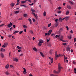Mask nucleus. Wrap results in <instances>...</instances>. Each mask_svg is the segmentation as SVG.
<instances>
[{
	"mask_svg": "<svg viewBox=\"0 0 76 76\" xmlns=\"http://www.w3.org/2000/svg\"><path fill=\"white\" fill-rule=\"evenodd\" d=\"M23 70L24 71H23V73H24V74H25L26 73V69L25 68H23Z\"/></svg>",
	"mask_w": 76,
	"mask_h": 76,
	"instance_id": "nucleus-15",
	"label": "nucleus"
},
{
	"mask_svg": "<svg viewBox=\"0 0 76 76\" xmlns=\"http://www.w3.org/2000/svg\"><path fill=\"white\" fill-rule=\"evenodd\" d=\"M22 6L23 7H25V8H28V6L25 5H22Z\"/></svg>",
	"mask_w": 76,
	"mask_h": 76,
	"instance_id": "nucleus-19",
	"label": "nucleus"
},
{
	"mask_svg": "<svg viewBox=\"0 0 76 76\" xmlns=\"http://www.w3.org/2000/svg\"><path fill=\"white\" fill-rule=\"evenodd\" d=\"M57 55V51H56L55 53V55Z\"/></svg>",
	"mask_w": 76,
	"mask_h": 76,
	"instance_id": "nucleus-46",
	"label": "nucleus"
},
{
	"mask_svg": "<svg viewBox=\"0 0 76 76\" xmlns=\"http://www.w3.org/2000/svg\"><path fill=\"white\" fill-rule=\"evenodd\" d=\"M1 57H2V58H3L4 57V55L2 53H1L0 54Z\"/></svg>",
	"mask_w": 76,
	"mask_h": 76,
	"instance_id": "nucleus-12",
	"label": "nucleus"
},
{
	"mask_svg": "<svg viewBox=\"0 0 76 76\" xmlns=\"http://www.w3.org/2000/svg\"><path fill=\"white\" fill-rule=\"evenodd\" d=\"M48 46L49 47H51V44L50 43L48 44Z\"/></svg>",
	"mask_w": 76,
	"mask_h": 76,
	"instance_id": "nucleus-29",
	"label": "nucleus"
},
{
	"mask_svg": "<svg viewBox=\"0 0 76 76\" xmlns=\"http://www.w3.org/2000/svg\"><path fill=\"white\" fill-rule=\"evenodd\" d=\"M40 54L41 55V56L42 57H45V56H44V54H43L42 53L40 52Z\"/></svg>",
	"mask_w": 76,
	"mask_h": 76,
	"instance_id": "nucleus-10",
	"label": "nucleus"
},
{
	"mask_svg": "<svg viewBox=\"0 0 76 76\" xmlns=\"http://www.w3.org/2000/svg\"><path fill=\"white\" fill-rule=\"evenodd\" d=\"M68 38L69 39H71L72 38V36H71V35H70L69 36H68Z\"/></svg>",
	"mask_w": 76,
	"mask_h": 76,
	"instance_id": "nucleus-42",
	"label": "nucleus"
},
{
	"mask_svg": "<svg viewBox=\"0 0 76 76\" xmlns=\"http://www.w3.org/2000/svg\"><path fill=\"white\" fill-rule=\"evenodd\" d=\"M18 32H19V31H15L14 33H13V34H15L17 33H18Z\"/></svg>",
	"mask_w": 76,
	"mask_h": 76,
	"instance_id": "nucleus-21",
	"label": "nucleus"
},
{
	"mask_svg": "<svg viewBox=\"0 0 76 76\" xmlns=\"http://www.w3.org/2000/svg\"><path fill=\"white\" fill-rule=\"evenodd\" d=\"M5 68L6 69H8L9 68V65L7 64L6 66H5Z\"/></svg>",
	"mask_w": 76,
	"mask_h": 76,
	"instance_id": "nucleus-25",
	"label": "nucleus"
},
{
	"mask_svg": "<svg viewBox=\"0 0 76 76\" xmlns=\"http://www.w3.org/2000/svg\"><path fill=\"white\" fill-rule=\"evenodd\" d=\"M7 45H8L7 43H5L4 45H3L2 47H4V48H5V47H6L7 46Z\"/></svg>",
	"mask_w": 76,
	"mask_h": 76,
	"instance_id": "nucleus-4",
	"label": "nucleus"
},
{
	"mask_svg": "<svg viewBox=\"0 0 76 76\" xmlns=\"http://www.w3.org/2000/svg\"><path fill=\"white\" fill-rule=\"evenodd\" d=\"M55 57V60H57V58H58V57Z\"/></svg>",
	"mask_w": 76,
	"mask_h": 76,
	"instance_id": "nucleus-49",
	"label": "nucleus"
},
{
	"mask_svg": "<svg viewBox=\"0 0 76 76\" xmlns=\"http://www.w3.org/2000/svg\"><path fill=\"white\" fill-rule=\"evenodd\" d=\"M66 44H66V43H63L62 44V45H66Z\"/></svg>",
	"mask_w": 76,
	"mask_h": 76,
	"instance_id": "nucleus-44",
	"label": "nucleus"
},
{
	"mask_svg": "<svg viewBox=\"0 0 76 76\" xmlns=\"http://www.w3.org/2000/svg\"><path fill=\"white\" fill-rule=\"evenodd\" d=\"M26 3V1H21V4H24V3Z\"/></svg>",
	"mask_w": 76,
	"mask_h": 76,
	"instance_id": "nucleus-17",
	"label": "nucleus"
},
{
	"mask_svg": "<svg viewBox=\"0 0 76 76\" xmlns=\"http://www.w3.org/2000/svg\"><path fill=\"white\" fill-rule=\"evenodd\" d=\"M27 15L26 14H24L23 16H24V17H27Z\"/></svg>",
	"mask_w": 76,
	"mask_h": 76,
	"instance_id": "nucleus-33",
	"label": "nucleus"
},
{
	"mask_svg": "<svg viewBox=\"0 0 76 76\" xmlns=\"http://www.w3.org/2000/svg\"><path fill=\"white\" fill-rule=\"evenodd\" d=\"M17 48L18 49H21V47H20L19 46H17Z\"/></svg>",
	"mask_w": 76,
	"mask_h": 76,
	"instance_id": "nucleus-36",
	"label": "nucleus"
},
{
	"mask_svg": "<svg viewBox=\"0 0 76 76\" xmlns=\"http://www.w3.org/2000/svg\"><path fill=\"white\" fill-rule=\"evenodd\" d=\"M19 11H16L15 12V14H17V13H19Z\"/></svg>",
	"mask_w": 76,
	"mask_h": 76,
	"instance_id": "nucleus-26",
	"label": "nucleus"
},
{
	"mask_svg": "<svg viewBox=\"0 0 76 76\" xmlns=\"http://www.w3.org/2000/svg\"><path fill=\"white\" fill-rule=\"evenodd\" d=\"M58 13H61V12L60 11H58Z\"/></svg>",
	"mask_w": 76,
	"mask_h": 76,
	"instance_id": "nucleus-52",
	"label": "nucleus"
},
{
	"mask_svg": "<svg viewBox=\"0 0 76 76\" xmlns=\"http://www.w3.org/2000/svg\"><path fill=\"white\" fill-rule=\"evenodd\" d=\"M4 24H1V25H0V27H2L3 26H4Z\"/></svg>",
	"mask_w": 76,
	"mask_h": 76,
	"instance_id": "nucleus-38",
	"label": "nucleus"
},
{
	"mask_svg": "<svg viewBox=\"0 0 76 76\" xmlns=\"http://www.w3.org/2000/svg\"><path fill=\"white\" fill-rule=\"evenodd\" d=\"M10 25L11 26H12V25H13L12 23H11V22H10Z\"/></svg>",
	"mask_w": 76,
	"mask_h": 76,
	"instance_id": "nucleus-48",
	"label": "nucleus"
},
{
	"mask_svg": "<svg viewBox=\"0 0 76 76\" xmlns=\"http://www.w3.org/2000/svg\"><path fill=\"white\" fill-rule=\"evenodd\" d=\"M33 50L34 51H37V48H36L35 47H34L33 48Z\"/></svg>",
	"mask_w": 76,
	"mask_h": 76,
	"instance_id": "nucleus-18",
	"label": "nucleus"
},
{
	"mask_svg": "<svg viewBox=\"0 0 76 76\" xmlns=\"http://www.w3.org/2000/svg\"><path fill=\"white\" fill-rule=\"evenodd\" d=\"M55 22H57L58 21V19H56L55 20Z\"/></svg>",
	"mask_w": 76,
	"mask_h": 76,
	"instance_id": "nucleus-58",
	"label": "nucleus"
},
{
	"mask_svg": "<svg viewBox=\"0 0 76 76\" xmlns=\"http://www.w3.org/2000/svg\"><path fill=\"white\" fill-rule=\"evenodd\" d=\"M50 76H58L57 75H54V74H51Z\"/></svg>",
	"mask_w": 76,
	"mask_h": 76,
	"instance_id": "nucleus-27",
	"label": "nucleus"
},
{
	"mask_svg": "<svg viewBox=\"0 0 76 76\" xmlns=\"http://www.w3.org/2000/svg\"><path fill=\"white\" fill-rule=\"evenodd\" d=\"M36 1H37V0H34V2L35 3H36Z\"/></svg>",
	"mask_w": 76,
	"mask_h": 76,
	"instance_id": "nucleus-55",
	"label": "nucleus"
},
{
	"mask_svg": "<svg viewBox=\"0 0 76 76\" xmlns=\"http://www.w3.org/2000/svg\"><path fill=\"white\" fill-rule=\"evenodd\" d=\"M7 27H8V28H10L11 27V26L10 25V23H9L8 24V25H7Z\"/></svg>",
	"mask_w": 76,
	"mask_h": 76,
	"instance_id": "nucleus-22",
	"label": "nucleus"
},
{
	"mask_svg": "<svg viewBox=\"0 0 76 76\" xmlns=\"http://www.w3.org/2000/svg\"><path fill=\"white\" fill-rule=\"evenodd\" d=\"M1 51H5V49H3V48H1Z\"/></svg>",
	"mask_w": 76,
	"mask_h": 76,
	"instance_id": "nucleus-16",
	"label": "nucleus"
},
{
	"mask_svg": "<svg viewBox=\"0 0 76 76\" xmlns=\"http://www.w3.org/2000/svg\"><path fill=\"white\" fill-rule=\"evenodd\" d=\"M15 6V3H12L11 4V6L12 7H13V6Z\"/></svg>",
	"mask_w": 76,
	"mask_h": 76,
	"instance_id": "nucleus-14",
	"label": "nucleus"
},
{
	"mask_svg": "<svg viewBox=\"0 0 76 76\" xmlns=\"http://www.w3.org/2000/svg\"><path fill=\"white\" fill-rule=\"evenodd\" d=\"M31 10L32 12H35V10L32 9V8L31 9Z\"/></svg>",
	"mask_w": 76,
	"mask_h": 76,
	"instance_id": "nucleus-24",
	"label": "nucleus"
},
{
	"mask_svg": "<svg viewBox=\"0 0 76 76\" xmlns=\"http://www.w3.org/2000/svg\"><path fill=\"white\" fill-rule=\"evenodd\" d=\"M28 20L30 22V24H32V20L31 19H28Z\"/></svg>",
	"mask_w": 76,
	"mask_h": 76,
	"instance_id": "nucleus-23",
	"label": "nucleus"
},
{
	"mask_svg": "<svg viewBox=\"0 0 76 76\" xmlns=\"http://www.w3.org/2000/svg\"><path fill=\"white\" fill-rule=\"evenodd\" d=\"M23 32V31H20L19 32V34H22V33Z\"/></svg>",
	"mask_w": 76,
	"mask_h": 76,
	"instance_id": "nucleus-47",
	"label": "nucleus"
},
{
	"mask_svg": "<svg viewBox=\"0 0 76 76\" xmlns=\"http://www.w3.org/2000/svg\"><path fill=\"white\" fill-rule=\"evenodd\" d=\"M23 28H27V26H26L25 25H23Z\"/></svg>",
	"mask_w": 76,
	"mask_h": 76,
	"instance_id": "nucleus-31",
	"label": "nucleus"
},
{
	"mask_svg": "<svg viewBox=\"0 0 76 76\" xmlns=\"http://www.w3.org/2000/svg\"><path fill=\"white\" fill-rule=\"evenodd\" d=\"M5 73L6 75H9V72H7V71H6L5 72Z\"/></svg>",
	"mask_w": 76,
	"mask_h": 76,
	"instance_id": "nucleus-35",
	"label": "nucleus"
},
{
	"mask_svg": "<svg viewBox=\"0 0 76 76\" xmlns=\"http://www.w3.org/2000/svg\"><path fill=\"white\" fill-rule=\"evenodd\" d=\"M32 5H34V4L32 3L31 4H29V6H32Z\"/></svg>",
	"mask_w": 76,
	"mask_h": 76,
	"instance_id": "nucleus-43",
	"label": "nucleus"
},
{
	"mask_svg": "<svg viewBox=\"0 0 76 76\" xmlns=\"http://www.w3.org/2000/svg\"><path fill=\"white\" fill-rule=\"evenodd\" d=\"M58 21H59L60 22H61L63 21V20H62V19H59Z\"/></svg>",
	"mask_w": 76,
	"mask_h": 76,
	"instance_id": "nucleus-34",
	"label": "nucleus"
},
{
	"mask_svg": "<svg viewBox=\"0 0 76 76\" xmlns=\"http://www.w3.org/2000/svg\"><path fill=\"white\" fill-rule=\"evenodd\" d=\"M51 25V23H50V24H49L48 26V27H49Z\"/></svg>",
	"mask_w": 76,
	"mask_h": 76,
	"instance_id": "nucleus-37",
	"label": "nucleus"
},
{
	"mask_svg": "<svg viewBox=\"0 0 76 76\" xmlns=\"http://www.w3.org/2000/svg\"><path fill=\"white\" fill-rule=\"evenodd\" d=\"M70 19V17H69V16H67L65 18H58V19Z\"/></svg>",
	"mask_w": 76,
	"mask_h": 76,
	"instance_id": "nucleus-3",
	"label": "nucleus"
},
{
	"mask_svg": "<svg viewBox=\"0 0 76 76\" xmlns=\"http://www.w3.org/2000/svg\"><path fill=\"white\" fill-rule=\"evenodd\" d=\"M58 37H59L58 38L59 39H60V41H61V39H63V37L62 36L60 37V35H56V38H58Z\"/></svg>",
	"mask_w": 76,
	"mask_h": 76,
	"instance_id": "nucleus-2",
	"label": "nucleus"
},
{
	"mask_svg": "<svg viewBox=\"0 0 76 76\" xmlns=\"http://www.w3.org/2000/svg\"><path fill=\"white\" fill-rule=\"evenodd\" d=\"M24 31L25 32H26V29H24Z\"/></svg>",
	"mask_w": 76,
	"mask_h": 76,
	"instance_id": "nucleus-59",
	"label": "nucleus"
},
{
	"mask_svg": "<svg viewBox=\"0 0 76 76\" xmlns=\"http://www.w3.org/2000/svg\"><path fill=\"white\" fill-rule=\"evenodd\" d=\"M1 39H3V37H2L1 36Z\"/></svg>",
	"mask_w": 76,
	"mask_h": 76,
	"instance_id": "nucleus-63",
	"label": "nucleus"
},
{
	"mask_svg": "<svg viewBox=\"0 0 76 76\" xmlns=\"http://www.w3.org/2000/svg\"><path fill=\"white\" fill-rule=\"evenodd\" d=\"M63 68L61 67V65L60 63H59L58 64V71H56L55 70L53 71V73H56V74H58L60 73V71H61V69H62Z\"/></svg>",
	"mask_w": 76,
	"mask_h": 76,
	"instance_id": "nucleus-1",
	"label": "nucleus"
},
{
	"mask_svg": "<svg viewBox=\"0 0 76 76\" xmlns=\"http://www.w3.org/2000/svg\"><path fill=\"white\" fill-rule=\"evenodd\" d=\"M61 41L64 42H66V41L63 40V39H61Z\"/></svg>",
	"mask_w": 76,
	"mask_h": 76,
	"instance_id": "nucleus-30",
	"label": "nucleus"
},
{
	"mask_svg": "<svg viewBox=\"0 0 76 76\" xmlns=\"http://www.w3.org/2000/svg\"><path fill=\"white\" fill-rule=\"evenodd\" d=\"M61 9V7H59L58 8V10H60Z\"/></svg>",
	"mask_w": 76,
	"mask_h": 76,
	"instance_id": "nucleus-40",
	"label": "nucleus"
},
{
	"mask_svg": "<svg viewBox=\"0 0 76 76\" xmlns=\"http://www.w3.org/2000/svg\"><path fill=\"white\" fill-rule=\"evenodd\" d=\"M13 60H14V61H16V62H17V61H18V59L15 58H14L13 59Z\"/></svg>",
	"mask_w": 76,
	"mask_h": 76,
	"instance_id": "nucleus-11",
	"label": "nucleus"
},
{
	"mask_svg": "<svg viewBox=\"0 0 76 76\" xmlns=\"http://www.w3.org/2000/svg\"><path fill=\"white\" fill-rule=\"evenodd\" d=\"M66 51H70V48L69 47H67L66 48Z\"/></svg>",
	"mask_w": 76,
	"mask_h": 76,
	"instance_id": "nucleus-9",
	"label": "nucleus"
},
{
	"mask_svg": "<svg viewBox=\"0 0 76 76\" xmlns=\"http://www.w3.org/2000/svg\"><path fill=\"white\" fill-rule=\"evenodd\" d=\"M68 1L70 4H71V5H73L74 4V3L72 1Z\"/></svg>",
	"mask_w": 76,
	"mask_h": 76,
	"instance_id": "nucleus-8",
	"label": "nucleus"
},
{
	"mask_svg": "<svg viewBox=\"0 0 76 76\" xmlns=\"http://www.w3.org/2000/svg\"><path fill=\"white\" fill-rule=\"evenodd\" d=\"M71 53H73V50L71 49Z\"/></svg>",
	"mask_w": 76,
	"mask_h": 76,
	"instance_id": "nucleus-51",
	"label": "nucleus"
},
{
	"mask_svg": "<svg viewBox=\"0 0 76 76\" xmlns=\"http://www.w3.org/2000/svg\"><path fill=\"white\" fill-rule=\"evenodd\" d=\"M12 27L10 28V31H11L12 29Z\"/></svg>",
	"mask_w": 76,
	"mask_h": 76,
	"instance_id": "nucleus-53",
	"label": "nucleus"
},
{
	"mask_svg": "<svg viewBox=\"0 0 76 76\" xmlns=\"http://www.w3.org/2000/svg\"><path fill=\"white\" fill-rule=\"evenodd\" d=\"M49 59L50 60V62L51 63H53V58H51L50 57H49Z\"/></svg>",
	"mask_w": 76,
	"mask_h": 76,
	"instance_id": "nucleus-7",
	"label": "nucleus"
},
{
	"mask_svg": "<svg viewBox=\"0 0 76 76\" xmlns=\"http://www.w3.org/2000/svg\"><path fill=\"white\" fill-rule=\"evenodd\" d=\"M42 44H41V43H39V47H41V46Z\"/></svg>",
	"mask_w": 76,
	"mask_h": 76,
	"instance_id": "nucleus-39",
	"label": "nucleus"
},
{
	"mask_svg": "<svg viewBox=\"0 0 76 76\" xmlns=\"http://www.w3.org/2000/svg\"><path fill=\"white\" fill-rule=\"evenodd\" d=\"M20 51H21V50H20V49H19L18 50V52H20Z\"/></svg>",
	"mask_w": 76,
	"mask_h": 76,
	"instance_id": "nucleus-57",
	"label": "nucleus"
},
{
	"mask_svg": "<svg viewBox=\"0 0 76 76\" xmlns=\"http://www.w3.org/2000/svg\"><path fill=\"white\" fill-rule=\"evenodd\" d=\"M70 33H71V34H72L73 33V31L71 30L70 31Z\"/></svg>",
	"mask_w": 76,
	"mask_h": 76,
	"instance_id": "nucleus-56",
	"label": "nucleus"
},
{
	"mask_svg": "<svg viewBox=\"0 0 76 76\" xmlns=\"http://www.w3.org/2000/svg\"><path fill=\"white\" fill-rule=\"evenodd\" d=\"M14 28H15L16 27V26L15 25H13V26Z\"/></svg>",
	"mask_w": 76,
	"mask_h": 76,
	"instance_id": "nucleus-54",
	"label": "nucleus"
},
{
	"mask_svg": "<svg viewBox=\"0 0 76 76\" xmlns=\"http://www.w3.org/2000/svg\"><path fill=\"white\" fill-rule=\"evenodd\" d=\"M52 32V30H49L48 32L47 35L48 36L50 35L51 34V32Z\"/></svg>",
	"mask_w": 76,
	"mask_h": 76,
	"instance_id": "nucleus-5",
	"label": "nucleus"
},
{
	"mask_svg": "<svg viewBox=\"0 0 76 76\" xmlns=\"http://www.w3.org/2000/svg\"><path fill=\"white\" fill-rule=\"evenodd\" d=\"M10 67H13V66H12V65H10Z\"/></svg>",
	"mask_w": 76,
	"mask_h": 76,
	"instance_id": "nucleus-60",
	"label": "nucleus"
},
{
	"mask_svg": "<svg viewBox=\"0 0 76 76\" xmlns=\"http://www.w3.org/2000/svg\"><path fill=\"white\" fill-rule=\"evenodd\" d=\"M30 33H31V34H34V33H33V32L32 31H30Z\"/></svg>",
	"mask_w": 76,
	"mask_h": 76,
	"instance_id": "nucleus-41",
	"label": "nucleus"
},
{
	"mask_svg": "<svg viewBox=\"0 0 76 76\" xmlns=\"http://www.w3.org/2000/svg\"><path fill=\"white\" fill-rule=\"evenodd\" d=\"M43 16H46V12H45V11L44 12Z\"/></svg>",
	"mask_w": 76,
	"mask_h": 76,
	"instance_id": "nucleus-20",
	"label": "nucleus"
},
{
	"mask_svg": "<svg viewBox=\"0 0 76 76\" xmlns=\"http://www.w3.org/2000/svg\"><path fill=\"white\" fill-rule=\"evenodd\" d=\"M29 76H33L32 75L30 74V75H29Z\"/></svg>",
	"mask_w": 76,
	"mask_h": 76,
	"instance_id": "nucleus-64",
	"label": "nucleus"
},
{
	"mask_svg": "<svg viewBox=\"0 0 76 76\" xmlns=\"http://www.w3.org/2000/svg\"><path fill=\"white\" fill-rule=\"evenodd\" d=\"M31 0H28L27 1L29 3H31Z\"/></svg>",
	"mask_w": 76,
	"mask_h": 76,
	"instance_id": "nucleus-50",
	"label": "nucleus"
},
{
	"mask_svg": "<svg viewBox=\"0 0 76 76\" xmlns=\"http://www.w3.org/2000/svg\"><path fill=\"white\" fill-rule=\"evenodd\" d=\"M58 22H56L55 23V24L54 25V26H55V27H57L58 26Z\"/></svg>",
	"mask_w": 76,
	"mask_h": 76,
	"instance_id": "nucleus-6",
	"label": "nucleus"
},
{
	"mask_svg": "<svg viewBox=\"0 0 76 76\" xmlns=\"http://www.w3.org/2000/svg\"><path fill=\"white\" fill-rule=\"evenodd\" d=\"M32 14H33V15H34V16H36V15H35V13H34V12H33L32 13Z\"/></svg>",
	"mask_w": 76,
	"mask_h": 76,
	"instance_id": "nucleus-45",
	"label": "nucleus"
},
{
	"mask_svg": "<svg viewBox=\"0 0 76 76\" xmlns=\"http://www.w3.org/2000/svg\"><path fill=\"white\" fill-rule=\"evenodd\" d=\"M73 64H76V62H75L74 61H73Z\"/></svg>",
	"mask_w": 76,
	"mask_h": 76,
	"instance_id": "nucleus-61",
	"label": "nucleus"
},
{
	"mask_svg": "<svg viewBox=\"0 0 76 76\" xmlns=\"http://www.w3.org/2000/svg\"><path fill=\"white\" fill-rule=\"evenodd\" d=\"M69 13V11H67L66 12V15H68Z\"/></svg>",
	"mask_w": 76,
	"mask_h": 76,
	"instance_id": "nucleus-32",
	"label": "nucleus"
},
{
	"mask_svg": "<svg viewBox=\"0 0 76 76\" xmlns=\"http://www.w3.org/2000/svg\"><path fill=\"white\" fill-rule=\"evenodd\" d=\"M67 8L69 9H71V7L70 6H67Z\"/></svg>",
	"mask_w": 76,
	"mask_h": 76,
	"instance_id": "nucleus-28",
	"label": "nucleus"
},
{
	"mask_svg": "<svg viewBox=\"0 0 76 76\" xmlns=\"http://www.w3.org/2000/svg\"><path fill=\"white\" fill-rule=\"evenodd\" d=\"M43 42H44V41H43V40H42L41 39L40 40V41H39V43H41V44H42V43H43Z\"/></svg>",
	"mask_w": 76,
	"mask_h": 76,
	"instance_id": "nucleus-13",
	"label": "nucleus"
},
{
	"mask_svg": "<svg viewBox=\"0 0 76 76\" xmlns=\"http://www.w3.org/2000/svg\"><path fill=\"white\" fill-rule=\"evenodd\" d=\"M33 22H34L35 21V19H33Z\"/></svg>",
	"mask_w": 76,
	"mask_h": 76,
	"instance_id": "nucleus-62",
	"label": "nucleus"
}]
</instances>
